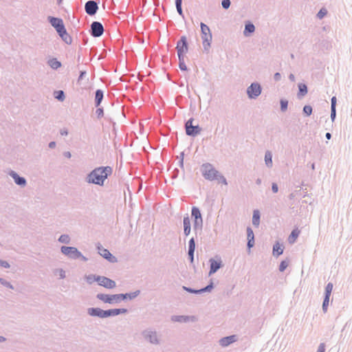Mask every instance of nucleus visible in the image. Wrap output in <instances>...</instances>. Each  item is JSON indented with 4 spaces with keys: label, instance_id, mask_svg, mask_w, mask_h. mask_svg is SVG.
I'll return each instance as SVG.
<instances>
[{
    "label": "nucleus",
    "instance_id": "42",
    "mask_svg": "<svg viewBox=\"0 0 352 352\" xmlns=\"http://www.w3.org/2000/svg\"><path fill=\"white\" fill-rule=\"evenodd\" d=\"M329 298H330L329 297L324 296V300H323L322 306V311L324 313H326L327 311V308H328L329 302Z\"/></svg>",
    "mask_w": 352,
    "mask_h": 352
},
{
    "label": "nucleus",
    "instance_id": "18",
    "mask_svg": "<svg viewBox=\"0 0 352 352\" xmlns=\"http://www.w3.org/2000/svg\"><path fill=\"white\" fill-rule=\"evenodd\" d=\"M87 314L90 316L98 317L100 318H105V310H103L99 307L88 308Z\"/></svg>",
    "mask_w": 352,
    "mask_h": 352
},
{
    "label": "nucleus",
    "instance_id": "36",
    "mask_svg": "<svg viewBox=\"0 0 352 352\" xmlns=\"http://www.w3.org/2000/svg\"><path fill=\"white\" fill-rule=\"evenodd\" d=\"M98 276L99 275L89 274L85 276V280L88 284L91 285L95 281L97 282V278Z\"/></svg>",
    "mask_w": 352,
    "mask_h": 352
},
{
    "label": "nucleus",
    "instance_id": "59",
    "mask_svg": "<svg viewBox=\"0 0 352 352\" xmlns=\"http://www.w3.org/2000/svg\"><path fill=\"white\" fill-rule=\"evenodd\" d=\"M274 79L275 81H279L281 79V75L280 73L276 72L274 75Z\"/></svg>",
    "mask_w": 352,
    "mask_h": 352
},
{
    "label": "nucleus",
    "instance_id": "40",
    "mask_svg": "<svg viewBox=\"0 0 352 352\" xmlns=\"http://www.w3.org/2000/svg\"><path fill=\"white\" fill-rule=\"evenodd\" d=\"M302 111L305 116H309L312 114L313 109L310 105H305Z\"/></svg>",
    "mask_w": 352,
    "mask_h": 352
},
{
    "label": "nucleus",
    "instance_id": "29",
    "mask_svg": "<svg viewBox=\"0 0 352 352\" xmlns=\"http://www.w3.org/2000/svg\"><path fill=\"white\" fill-rule=\"evenodd\" d=\"M265 163L268 168H272L273 166L272 153L270 151H267L265 153Z\"/></svg>",
    "mask_w": 352,
    "mask_h": 352
},
{
    "label": "nucleus",
    "instance_id": "37",
    "mask_svg": "<svg viewBox=\"0 0 352 352\" xmlns=\"http://www.w3.org/2000/svg\"><path fill=\"white\" fill-rule=\"evenodd\" d=\"M182 289L184 291H186L187 292H189L190 294H201V289H192L191 287H186V286H183Z\"/></svg>",
    "mask_w": 352,
    "mask_h": 352
},
{
    "label": "nucleus",
    "instance_id": "30",
    "mask_svg": "<svg viewBox=\"0 0 352 352\" xmlns=\"http://www.w3.org/2000/svg\"><path fill=\"white\" fill-rule=\"evenodd\" d=\"M49 66L53 69H57L61 67V63L57 60L56 58H52L50 59L47 62Z\"/></svg>",
    "mask_w": 352,
    "mask_h": 352
},
{
    "label": "nucleus",
    "instance_id": "41",
    "mask_svg": "<svg viewBox=\"0 0 352 352\" xmlns=\"http://www.w3.org/2000/svg\"><path fill=\"white\" fill-rule=\"evenodd\" d=\"M0 284L3 285L6 287H8L11 289H14L13 285L10 282H8V280H6V279H4L3 278H0Z\"/></svg>",
    "mask_w": 352,
    "mask_h": 352
},
{
    "label": "nucleus",
    "instance_id": "17",
    "mask_svg": "<svg viewBox=\"0 0 352 352\" xmlns=\"http://www.w3.org/2000/svg\"><path fill=\"white\" fill-rule=\"evenodd\" d=\"M209 263L210 265L209 271L210 276L216 273L223 266L222 261L220 257H219L217 260L211 258L209 260Z\"/></svg>",
    "mask_w": 352,
    "mask_h": 352
},
{
    "label": "nucleus",
    "instance_id": "31",
    "mask_svg": "<svg viewBox=\"0 0 352 352\" xmlns=\"http://www.w3.org/2000/svg\"><path fill=\"white\" fill-rule=\"evenodd\" d=\"M260 212L258 210H254L253 212V216H252V224L255 227H258L260 223Z\"/></svg>",
    "mask_w": 352,
    "mask_h": 352
},
{
    "label": "nucleus",
    "instance_id": "20",
    "mask_svg": "<svg viewBox=\"0 0 352 352\" xmlns=\"http://www.w3.org/2000/svg\"><path fill=\"white\" fill-rule=\"evenodd\" d=\"M58 36L61 38V39L68 45L72 44V36L67 33V30L65 27L62 29L61 30L58 31L57 32Z\"/></svg>",
    "mask_w": 352,
    "mask_h": 352
},
{
    "label": "nucleus",
    "instance_id": "6",
    "mask_svg": "<svg viewBox=\"0 0 352 352\" xmlns=\"http://www.w3.org/2000/svg\"><path fill=\"white\" fill-rule=\"evenodd\" d=\"M96 298L104 303H108L110 305L118 304L120 302L119 294H105L100 293L96 295Z\"/></svg>",
    "mask_w": 352,
    "mask_h": 352
},
{
    "label": "nucleus",
    "instance_id": "48",
    "mask_svg": "<svg viewBox=\"0 0 352 352\" xmlns=\"http://www.w3.org/2000/svg\"><path fill=\"white\" fill-rule=\"evenodd\" d=\"M215 179L218 180L219 182H221L225 185L228 184L226 177L223 175H221L220 173H219V176Z\"/></svg>",
    "mask_w": 352,
    "mask_h": 352
},
{
    "label": "nucleus",
    "instance_id": "49",
    "mask_svg": "<svg viewBox=\"0 0 352 352\" xmlns=\"http://www.w3.org/2000/svg\"><path fill=\"white\" fill-rule=\"evenodd\" d=\"M231 5L230 0H222L221 1V6L223 9L228 10Z\"/></svg>",
    "mask_w": 352,
    "mask_h": 352
},
{
    "label": "nucleus",
    "instance_id": "38",
    "mask_svg": "<svg viewBox=\"0 0 352 352\" xmlns=\"http://www.w3.org/2000/svg\"><path fill=\"white\" fill-rule=\"evenodd\" d=\"M58 241L62 243L68 244L70 243V237L68 234H61L58 238Z\"/></svg>",
    "mask_w": 352,
    "mask_h": 352
},
{
    "label": "nucleus",
    "instance_id": "54",
    "mask_svg": "<svg viewBox=\"0 0 352 352\" xmlns=\"http://www.w3.org/2000/svg\"><path fill=\"white\" fill-rule=\"evenodd\" d=\"M316 352H325V344L320 343L318 347Z\"/></svg>",
    "mask_w": 352,
    "mask_h": 352
},
{
    "label": "nucleus",
    "instance_id": "45",
    "mask_svg": "<svg viewBox=\"0 0 352 352\" xmlns=\"http://www.w3.org/2000/svg\"><path fill=\"white\" fill-rule=\"evenodd\" d=\"M96 115L97 116L98 119H100L104 116V109L103 107H101L100 106L97 107L96 110Z\"/></svg>",
    "mask_w": 352,
    "mask_h": 352
},
{
    "label": "nucleus",
    "instance_id": "27",
    "mask_svg": "<svg viewBox=\"0 0 352 352\" xmlns=\"http://www.w3.org/2000/svg\"><path fill=\"white\" fill-rule=\"evenodd\" d=\"M283 253V247L278 242H276L273 245V255L274 256H279Z\"/></svg>",
    "mask_w": 352,
    "mask_h": 352
},
{
    "label": "nucleus",
    "instance_id": "32",
    "mask_svg": "<svg viewBox=\"0 0 352 352\" xmlns=\"http://www.w3.org/2000/svg\"><path fill=\"white\" fill-rule=\"evenodd\" d=\"M112 316H118L122 314H126L128 310L125 308H116V309H111Z\"/></svg>",
    "mask_w": 352,
    "mask_h": 352
},
{
    "label": "nucleus",
    "instance_id": "1",
    "mask_svg": "<svg viewBox=\"0 0 352 352\" xmlns=\"http://www.w3.org/2000/svg\"><path fill=\"white\" fill-rule=\"evenodd\" d=\"M112 168L111 166H100L95 168L85 177V182L88 184L104 186V181L112 173Z\"/></svg>",
    "mask_w": 352,
    "mask_h": 352
},
{
    "label": "nucleus",
    "instance_id": "15",
    "mask_svg": "<svg viewBox=\"0 0 352 352\" xmlns=\"http://www.w3.org/2000/svg\"><path fill=\"white\" fill-rule=\"evenodd\" d=\"M48 22L56 30V32L63 29L65 26L63 21L60 18L49 16L47 17Z\"/></svg>",
    "mask_w": 352,
    "mask_h": 352
},
{
    "label": "nucleus",
    "instance_id": "62",
    "mask_svg": "<svg viewBox=\"0 0 352 352\" xmlns=\"http://www.w3.org/2000/svg\"><path fill=\"white\" fill-rule=\"evenodd\" d=\"M105 318L109 317H113L110 309L105 310Z\"/></svg>",
    "mask_w": 352,
    "mask_h": 352
},
{
    "label": "nucleus",
    "instance_id": "14",
    "mask_svg": "<svg viewBox=\"0 0 352 352\" xmlns=\"http://www.w3.org/2000/svg\"><path fill=\"white\" fill-rule=\"evenodd\" d=\"M97 283L99 285L107 289H113L116 287V282L106 276H99L97 278Z\"/></svg>",
    "mask_w": 352,
    "mask_h": 352
},
{
    "label": "nucleus",
    "instance_id": "47",
    "mask_svg": "<svg viewBox=\"0 0 352 352\" xmlns=\"http://www.w3.org/2000/svg\"><path fill=\"white\" fill-rule=\"evenodd\" d=\"M288 266V262L287 261H282L279 265L278 270L280 272H284Z\"/></svg>",
    "mask_w": 352,
    "mask_h": 352
},
{
    "label": "nucleus",
    "instance_id": "55",
    "mask_svg": "<svg viewBox=\"0 0 352 352\" xmlns=\"http://www.w3.org/2000/svg\"><path fill=\"white\" fill-rule=\"evenodd\" d=\"M57 272H58L60 278H65V272L63 269H58V270H57Z\"/></svg>",
    "mask_w": 352,
    "mask_h": 352
},
{
    "label": "nucleus",
    "instance_id": "8",
    "mask_svg": "<svg viewBox=\"0 0 352 352\" xmlns=\"http://www.w3.org/2000/svg\"><path fill=\"white\" fill-rule=\"evenodd\" d=\"M262 92L261 85L258 82H252L247 88L246 93L250 99H256Z\"/></svg>",
    "mask_w": 352,
    "mask_h": 352
},
{
    "label": "nucleus",
    "instance_id": "39",
    "mask_svg": "<svg viewBox=\"0 0 352 352\" xmlns=\"http://www.w3.org/2000/svg\"><path fill=\"white\" fill-rule=\"evenodd\" d=\"M179 58V67L182 71H186L187 70V66L185 64L184 62V56L178 57Z\"/></svg>",
    "mask_w": 352,
    "mask_h": 352
},
{
    "label": "nucleus",
    "instance_id": "50",
    "mask_svg": "<svg viewBox=\"0 0 352 352\" xmlns=\"http://www.w3.org/2000/svg\"><path fill=\"white\" fill-rule=\"evenodd\" d=\"M327 13V11L324 8H322L320 10V11L317 14V16L318 19H322Z\"/></svg>",
    "mask_w": 352,
    "mask_h": 352
},
{
    "label": "nucleus",
    "instance_id": "16",
    "mask_svg": "<svg viewBox=\"0 0 352 352\" xmlns=\"http://www.w3.org/2000/svg\"><path fill=\"white\" fill-rule=\"evenodd\" d=\"M171 321L180 323H186L188 322L197 321V318L195 316L174 315L171 316Z\"/></svg>",
    "mask_w": 352,
    "mask_h": 352
},
{
    "label": "nucleus",
    "instance_id": "9",
    "mask_svg": "<svg viewBox=\"0 0 352 352\" xmlns=\"http://www.w3.org/2000/svg\"><path fill=\"white\" fill-rule=\"evenodd\" d=\"M60 251L63 254L72 259H78L81 256V252L75 247L62 246Z\"/></svg>",
    "mask_w": 352,
    "mask_h": 352
},
{
    "label": "nucleus",
    "instance_id": "7",
    "mask_svg": "<svg viewBox=\"0 0 352 352\" xmlns=\"http://www.w3.org/2000/svg\"><path fill=\"white\" fill-rule=\"evenodd\" d=\"M194 119L190 118L185 123L186 133L188 136L195 137L201 131V128L199 125H193Z\"/></svg>",
    "mask_w": 352,
    "mask_h": 352
},
{
    "label": "nucleus",
    "instance_id": "46",
    "mask_svg": "<svg viewBox=\"0 0 352 352\" xmlns=\"http://www.w3.org/2000/svg\"><path fill=\"white\" fill-rule=\"evenodd\" d=\"M188 250L195 251V240L194 237L190 239L188 241Z\"/></svg>",
    "mask_w": 352,
    "mask_h": 352
},
{
    "label": "nucleus",
    "instance_id": "5",
    "mask_svg": "<svg viewBox=\"0 0 352 352\" xmlns=\"http://www.w3.org/2000/svg\"><path fill=\"white\" fill-rule=\"evenodd\" d=\"M200 27L204 47L205 50H207V47L210 46V42L212 41V34L210 32L209 27L205 23H201Z\"/></svg>",
    "mask_w": 352,
    "mask_h": 352
},
{
    "label": "nucleus",
    "instance_id": "63",
    "mask_svg": "<svg viewBox=\"0 0 352 352\" xmlns=\"http://www.w3.org/2000/svg\"><path fill=\"white\" fill-rule=\"evenodd\" d=\"M56 142H54V141H52V142H50L49 143L48 146H49V148H54L56 147Z\"/></svg>",
    "mask_w": 352,
    "mask_h": 352
},
{
    "label": "nucleus",
    "instance_id": "58",
    "mask_svg": "<svg viewBox=\"0 0 352 352\" xmlns=\"http://www.w3.org/2000/svg\"><path fill=\"white\" fill-rule=\"evenodd\" d=\"M0 265L5 268L10 267L9 263L6 261H0Z\"/></svg>",
    "mask_w": 352,
    "mask_h": 352
},
{
    "label": "nucleus",
    "instance_id": "21",
    "mask_svg": "<svg viewBox=\"0 0 352 352\" xmlns=\"http://www.w3.org/2000/svg\"><path fill=\"white\" fill-rule=\"evenodd\" d=\"M247 247L249 250H250L252 248L254 245V234L252 229L250 227L247 228Z\"/></svg>",
    "mask_w": 352,
    "mask_h": 352
},
{
    "label": "nucleus",
    "instance_id": "11",
    "mask_svg": "<svg viewBox=\"0 0 352 352\" xmlns=\"http://www.w3.org/2000/svg\"><path fill=\"white\" fill-rule=\"evenodd\" d=\"M104 27L99 21H93L90 25L89 33L93 37H100L104 33Z\"/></svg>",
    "mask_w": 352,
    "mask_h": 352
},
{
    "label": "nucleus",
    "instance_id": "61",
    "mask_svg": "<svg viewBox=\"0 0 352 352\" xmlns=\"http://www.w3.org/2000/svg\"><path fill=\"white\" fill-rule=\"evenodd\" d=\"M85 75H86V72L85 71H80V75H79V77H78V81L82 80Z\"/></svg>",
    "mask_w": 352,
    "mask_h": 352
},
{
    "label": "nucleus",
    "instance_id": "53",
    "mask_svg": "<svg viewBox=\"0 0 352 352\" xmlns=\"http://www.w3.org/2000/svg\"><path fill=\"white\" fill-rule=\"evenodd\" d=\"M331 119L333 122L336 118V109H331Z\"/></svg>",
    "mask_w": 352,
    "mask_h": 352
},
{
    "label": "nucleus",
    "instance_id": "33",
    "mask_svg": "<svg viewBox=\"0 0 352 352\" xmlns=\"http://www.w3.org/2000/svg\"><path fill=\"white\" fill-rule=\"evenodd\" d=\"M299 234H300V231L298 229L293 230L289 236V239H288L289 242L290 243H294L296 241V239H297V237L298 236Z\"/></svg>",
    "mask_w": 352,
    "mask_h": 352
},
{
    "label": "nucleus",
    "instance_id": "44",
    "mask_svg": "<svg viewBox=\"0 0 352 352\" xmlns=\"http://www.w3.org/2000/svg\"><path fill=\"white\" fill-rule=\"evenodd\" d=\"M214 288V284L211 281L207 286L201 289V294L205 292H210Z\"/></svg>",
    "mask_w": 352,
    "mask_h": 352
},
{
    "label": "nucleus",
    "instance_id": "34",
    "mask_svg": "<svg viewBox=\"0 0 352 352\" xmlns=\"http://www.w3.org/2000/svg\"><path fill=\"white\" fill-rule=\"evenodd\" d=\"M54 97L59 101H63L65 98V92L63 90L56 91L54 92Z\"/></svg>",
    "mask_w": 352,
    "mask_h": 352
},
{
    "label": "nucleus",
    "instance_id": "13",
    "mask_svg": "<svg viewBox=\"0 0 352 352\" xmlns=\"http://www.w3.org/2000/svg\"><path fill=\"white\" fill-rule=\"evenodd\" d=\"M99 9L98 2L94 0L87 1L85 4V12L89 16L95 15Z\"/></svg>",
    "mask_w": 352,
    "mask_h": 352
},
{
    "label": "nucleus",
    "instance_id": "28",
    "mask_svg": "<svg viewBox=\"0 0 352 352\" xmlns=\"http://www.w3.org/2000/svg\"><path fill=\"white\" fill-rule=\"evenodd\" d=\"M298 87V92L297 96L299 99H300L307 94V86L304 83H299Z\"/></svg>",
    "mask_w": 352,
    "mask_h": 352
},
{
    "label": "nucleus",
    "instance_id": "22",
    "mask_svg": "<svg viewBox=\"0 0 352 352\" xmlns=\"http://www.w3.org/2000/svg\"><path fill=\"white\" fill-rule=\"evenodd\" d=\"M236 341V336L235 335H232L221 338L219 340V344L223 347H226Z\"/></svg>",
    "mask_w": 352,
    "mask_h": 352
},
{
    "label": "nucleus",
    "instance_id": "52",
    "mask_svg": "<svg viewBox=\"0 0 352 352\" xmlns=\"http://www.w3.org/2000/svg\"><path fill=\"white\" fill-rule=\"evenodd\" d=\"M194 254H195V251H190V250L188 251V258L191 263H193V262H194Z\"/></svg>",
    "mask_w": 352,
    "mask_h": 352
},
{
    "label": "nucleus",
    "instance_id": "26",
    "mask_svg": "<svg viewBox=\"0 0 352 352\" xmlns=\"http://www.w3.org/2000/svg\"><path fill=\"white\" fill-rule=\"evenodd\" d=\"M254 31H255V26L252 23L248 21L245 24V29L243 31V34L245 36H250Z\"/></svg>",
    "mask_w": 352,
    "mask_h": 352
},
{
    "label": "nucleus",
    "instance_id": "56",
    "mask_svg": "<svg viewBox=\"0 0 352 352\" xmlns=\"http://www.w3.org/2000/svg\"><path fill=\"white\" fill-rule=\"evenodd\" d=\"M272 192L274 193L278 192V186L277 184L272 183Z\"/></svg>",
    "mask_w": 352,
    "mask_h": 352
},
{
    "label": "nucleus",
    "instance_id": "57",
    "mask_svg": "<svg viewBox=\"0 0 352 352\" xmlns=\"http://www.w3.org/2000/svg\"><path fill=\"white\" fill-rule=\"evenodd\" d=\"M184 154L183 152L180 153L181 158H180V160L179 161V166L181 168H184Z\"/></svg>",
    "mask_w": 352,
    "mask_h": 352
},
{
    "label": "nucleus",
    "instance_id": "2",
    "mask_svg": "<svg viewBox=\"0 0 352 352\" xmlns=\"http://www.w3.org/2000/svg\"><path fill=\"white\" fill-rule=\"evenodd\" d=\"M202 176L207 180L213 181L219 176V171L210 163H204L201 166Z\"/></svg>",
    "mask_w": 352,
    "mask_h": 352
},
{
    "label": "nucleus",
    "instance_id": "35",
    "mask_svg": "<svg viewBox=\"0 0 352 352\" xmlns=\"http://www.w3.org/2000/svg\"><path fill=\"white\" fill-rule=\"evenodd\" d=\"M333 287V285L332 283H328L327 285L325 287L324 289V296L325 297H329L331 296V294L332 292V289Z\"/></svg>",
    "mask_w": 352,
    "mask_h": 352
},
{
    "label": "nucleus",
    "instance_id": "25",
    "mask_svg": "<svg viewBox=\"0 0 352 352\" xmlns=\"http://www.w3.org/2000/svg\"><path fill=\"white\" fill-rule=\"evenodd\" d=\"M104 98V91L102 89H97L95 91L94 104L96 107L100 106Z\"/></svg>",
    "mask_w": 352,
    "mask_h": 352
},
{
    "label": "nucleus",
    "instance_id": "4",
    "mask_svg": "<svg viewBox=\"0 0 352 352\" xmlns=\"http://www.w3.org/2000/svg\"><path fill=\"white\" fill-rule=\"evenodd\" d=\"M144 338L152 344H160V339L157 332L152 328H148L142 331Z\"/></svg>",
    "mask_w": 352,
    "mask_h": 352
},
{
    "label": "nucleus",
    "instance_id": "51",
    "mask_svg": "<svg viewBox=\"0 0 352 352\" xmlns=\"http://www.w3.org/2000/svg\"><path fill=\"white\" fill-rule=\"evenodd\" d=\"M336 97L333 96L331 99V109H336Z\"/></svg>",
    "mask_w": 352,
    "mask_h": 352
},
{
    "label": "nucleus",
    "instance_id": "60",
    "mask_svg": "<svg viewBox=\"0 0 352 352\" xmlns=\"http://www.w3.org/2000/svg\"><path fill=\"white\" fill-rule=\"evenodd\" d=\"M177 9V11L178 12V14L182 16V17H184V14H183V10H182V6H179V7H177L176 8Z\"/></svg>",
    "mask_w": 352,
    "mask_h": 352
},
{
    "label": "nucleus",
    "instance_id": "12",
    "mask_svg": "<svg viewBox=\"0 0 352 352\" xmlns=\"http://www.w3.org/2000/svg\"><path fill=\"white\" fill-rule=\"evenodd\" d=\"M98 254L111 263L118 262V259L107 249L104 248L100 243L96 246Z\"/></svg>",
    "mask_w": 352,
    "mask_h": 352
},
{
    "label": "nucleus",
    "instance_id": "43",
    "mask_svg": "<svg viewBox=\"0 0 352 352\" xmlns=\"http://www.w3.org/2000/svg\"><path fill=\"white\" fill-rule=\"evenodd\" d=\"M280 104L281 111L285 112L287 109L288 101L285 99H281L280 101Z\"/></svg>",
    "mask_w": 352,
    "mask_h": 352
},
{
    "label": "nucleus",
    "instance_id": "24",
    "mask_svg": "<svg viewBox=\"0 0 352 352\" xmlns=\"http://www.w3.org/2000/svg\"><path fill=\"white\" fill-rule=\"evenodd\" d=\"M140 294V290H136L133 292L126 293V294H119L120 302L122 300H124L126 299L133 300L135 298Z\"/></svg>",
    "mask_w": 352,
    "mask_h": 352
},
{
    "label": "nucleus",
    "instance_id": "23",
    "mask_svg": "<svg viewBox=\"0 0 352 352\" xmlns=\"http://www.w3.org/2000/svg\"><path fill=\"white\" fill-rule=\"evenodd\" d=\"M183 225H184V234L186 236H188L190 234V232H191L190 220V218H189L188 214H186V216L184 217Z\"/></svg>",
    "mask_w": 352,
    "mask_h": 352
},
{
    "label": "nucleus",
    "instance_id": "19",
    "mask_svg": "<svg viewBox=\"0 0 352 352\" xmlns=\"http://www.w3.org/2000/svg\"><path fill=\"white\" fill-rule=\"evenodd\" d=\"M10 176L12 177L16 184L23 187L27 184V182L25 177H21L15 171L11 170L9 173Z\"/></svg>",
    "mask_w": 352,
    "mask_h": 352
},
{
    "label": "nucleus",
    "instance_id": "64",
    "mask_svg": "<svg viewBox=\"0 0 352 352\" xmlns=\"http://www.w3.org/2000/svg\"><path fill=\"white\" fill-rule=\"evenodd\" d=\"M63 155L67 158H70L72 157V154L69 151H65L63 153Z\"/></svg>",
    "mask_w": 352,
    "mask_h": 352
},
{
    "label": "nucleus",
    "instance_id": "10",
    "mask_svg": "<svg viewBox=\"0 0 352 352\" xmlns=\"http://www.w3.org/2000/svg\"><path fill=\"white\" fill-rule=\"evenodd\" d=\"M176 50L178 57L184 56V54L188 51V43L186 36H181L177 43Z\"/></svg>",
    "mask_w": 352,
    "mask_h": 352
},
{
    "label": "nucleus",
    "instance_id": "3",
    "mask_svg": "<svg viewBox=\"0 0 352 352\" xmlns=\"http://www.w3.org/2000/svg\"><path fill=\"white\" fill-rule=\"evenodd\" d=\"M191 216L193 218V231L197 235L203 228V219L199 208L193 206L191 210Z\"/></svg>",
    "mask_w": 352,
    "mask_h": 352
}]
</instances>
